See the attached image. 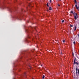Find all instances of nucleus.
I'll list each match as a JSON object with an SVG mask.
<instances>
[{
    "instance_id": "obj_1",
    "label": "nucleus",
    "mask_w": 79,
    "mask_h": 79,
    "mask_svg": "<svg viewBox=\"0 0 79 79\" xmlns=\"http://www.w3.org/2000/svg\"><path fill=\"white\" fill-rule=\"evenodd\" d=\"M74 2L75 4H76L75 7L77 10H78V7H77V1H76V0H74Z\"/></svg>"
},
{
    "instance_id": "obj_2",
    "label": "nucleus",
    "mask_w": 79,
    "mask_h": 79,
    "mask_svg": "<svg viewBox=\"0 0 79 79\" xmlns=\"http://www.w3.org/2000/svg\"><path fill=\"white\" fill-rule=\"evenodd\" d=\"M74 17L75 19H77V18H78L77 14V13H75L74 14Z\"/></svg>"
},
{
    "instance_id": "obj_3",
    "label": "nucleus",
    "mask_w": 79,
    "mask_h": 79,
    "mask_svg": "<svg viewBox=\"0 0 79 79\" xmlns=\"http://www.w3.org/2000/svg\"><path fill=\"white\" fill-rule=\"evenodd\" d=\"M76 74H77V73L79 74V69L77 68H76Z\"/></svg>"
},
{
    "instance_id": "obj_4",
    "label": "nucleus",
    "mask_w": 79,
    "mask_h": 79,
    "mask_svg": "<svg viewBox=\"0 0 79 79\" xmlns=\"http://www.w3.org/2000/svg\"><path fill=\"white\" fill-rule=\"evenodd\" d=\"M0 8H1L2 9H4L5 8V6H0Z\"/></svg>"
},
{
    "instance_id": "obj_5",
    "label": "nucleus",
    "mask_w": 79,
    "mask_h": 79,
    "mask_svg": "<svg viewBox=\"0 0 79 79\" xmlns=\"http://www.w3.org/2000/svg\"><path fill=\"white\" fill-rule=\"evenodd\" d=\"M76 60V58H75L74 60V64H77L78 65L79 64V63H78L77 62H75Z\"/></svg>"
},
{
    "instance_id": "obj_6",
    "label": "nucleus",
    "mask_w": 79,
    "mask_h": 79,
    "mask_svg": "<svg viewBox=\"0 0 79 79\" xmlns=\"http://www.w3.org/2000/svg\"><path fill=\"white\" fill-rule=\"evenodd\" d=\"M74 31H76V25L74 26Z\"/></svg>"
},
{
    "instance_id": "obj_7",
    "label": "nucleus",
    "mask_w": 79,
    "mask_h": 79,
    "mask_svg": "<svg viewBox=\"0 0 79 79\" xmlns=\"http://www.w3.org/2000/svg\"><path fill=\"white\" fill-rule=\"evenodd\" d=\"M49 10H52V8H51V7H49Z\"/></svg>"
},
{
    "instance_id": "obj_8",
    "label": "nucleus",
    "mask_w": 79,
    "mask_h": 79,
    "mask_svg": "<svg viewBox=\"0 0 79 79\" xmlns=\"http://www.w3.org/2000/svg\"><path fill=\"white\" fill-rule=\"evenodd\" d=\"M44 77H45V75H43V76L42 79H44Z\"/></svg>"
},
{
    "instance_id": "obj_9",
    "label": "nucleus",
    "mask_w": 79,
    "mask_h": 79,
    "mask_svg": "<svg viewBox=\"0 0 79 79\" xmlns=\"http://www.w3.org/2000/svg\"><path fill=\"white\" fill-rule=\"evenodd\" d=\"M71 13H72V14H74V13H73V11H71Z\"/></svg>"
},
{
    "instance_id": "obj_10",
    "label": "nucleus",
    "mask_w": 79,
    "mask_h": 79,
    "mask_svg": "<svg viewBox=\"0 0 79 79\" xmlns=\"http://www.w3.org/2000/svg\"><path fill=\"white\" fill-rule=\"evenodd\" d=\"M31 5V3H29V4L28 6H30Z\"/></svg>"
},
{
    "instance_id": "obj_11",
    "label": "nucleus",
    "mask_w": 79,
    "mask_h": 79,
    "mask_svg": "<svg viewBox=\"0 0 79 79\" xmlns=\"http://www.w3.org/2000/svg\"><path fill=\"white\" fill-rule=\"evenodd\" d=\"M48 3H47V6H48H48H48Z\"/></svg>"
},
{
    "instance_id": "obj_12",
    "label": "nucleus",
    "mask_w": 79,
    "mask_h": 79,
    "mask_svg": "<svg viewBox=\"0 0 79 79\" xmlns=\"http://www.w3.org/2000/svg\"><path fill=\"white\" fill-rule=\"evenodd\" d=\"M64 20H63L62 21V23H64Z\"/></svg>"
},
{
    "instance_id": "obj_13",
    "label": "nucleus",
    "mask_w": 79,
    "mask_h": 79,
    "mask_svg": "<svg viewBox=\"0 0 79 79\" xmlns=\"http://www.w3.org/2000/svg\"><path fill=\"white\" fill-rule=\"evenodd\" d=\"M73 44H76V42L75 41L73 42Z\"/></svg>"
},
{
    "instance_id": "obj_14",
    "label": "nucleus",
    "mask_w": 79,
    "mask_h": 79,
    "mask_svg": "<svg viewBox=\"0 0 79 79\" xmlns=\"http://www.w3.org/2000/svg\"><path fill=\"white\" fill-rule=\"evenodd\" d=\"M63 42H65V40H64L63 41Z\"/></svg>"
},
{
    "instance_id": "obj_15",
    "label": "nucleus",
    "mask_w": 79,
    "mask_h": 79,
    "mask_svg": "<svg viewBox=\"0 0 79 79\" xmlns=\"http://www.w3.org/2000/svg\"><path fill=\"white\" fill-rule=\"evenodd\" d=\"M70 27H73V25H70Z\"/></svg>"
},
{
    "instance_id": "obj_16",
    "label": "nucleus",
    "mask_w": 79,
    "mask_h": 79,
    "mask_svg": "<svg viewBox=\"0 0 79 79\" xmlns=\"http://www.w3.org/2000/svg\"><path fill=\"white\" fill-rule=\"evenodd\" d=\"M49 2H50V3H52V0H50V1H49Z\"/></svg>"
},
{
    "instance_id": "obj_17",
    "label": "nucleus",
    "mask_w": 79,
    "mask_h": 79,
    "mask_svg": "<svg viewBox=\"0 0 79 79\" xmlns=\"http://www.w3.org/2000/svg\"><path fill=\"white\" fill-rule=\"evenodd\" d=\"M58 5L59 6H60V4H58Z\"/></svg>"
},
{
    "instance_id": "obj_18",
    "label": "nucleus",
    "mask_w": 79,
    "mask_h": 79,
    "mask_svg": "<svg viewBox=\"0 0 79 79\" xmlns=\"http://www.w3.org/2000/svg\"><path fill=\"white\" fill-rule=\"evenodd\" d=\"M72 55L73 56H74V53H72Z\"/></svg>"
},
{
    "instance_id": "obj_19",
    "label": "nucleus",
    "mask_w": 79,
    "mask_h": 79,
    "mask_svg": "<svg viewBox=\"0 0 79 79\" xmlns=\"http://www.w3.org/2000/svg\"><path fill=\"white\" fill-rule=\"evenodd\" d=\"M30 69H31V66H30Z\"/></svg>"
},
{
    "instance_id": "obj_20",
    "label": "nucleus",
    "mask_w": 79,
    "mask_h": 79,
    "mask_svg": "<svg viewBox=\"0 0 79 79\" xmlns=\"http://www.w3.org/2000/svg\"><path fill=\"white\" fill-rule=\"evenodd\" d=\"M17 19H20L19 18H17Z\"/></svg>"
},
{
    "instance_id": "obj_21",
    "label": "nucleus",
    "mask_w": 79,
    "mask_h": 79,
    "mask_svg": "<svg viewBox=\"0 0 79 79\" xmlns=\"http://www.w3.org/2000/svg\"><path fill=\"white\" fill-rule=\"evenodd\" d=\"M78 10H79V6H78Z\"/></svg>"
},
{
    "instance_id": "obj_22",
    "label": "nucleus",
    "mask_w": 79,
    "mask_h": 79,
    "mask_svg": "<svg viewBox=\"0 0 79 79\" xmlns=\"http://www.w3.org/2000/svg\"><path fill=\"white\" fill-rule=\"evenodd\" d=\"M26 32H28V30H26Z\"/></svg>"
},
{
    "instance_id": "obj_23",
    "label": "nucleus",
    "mask_w": 79,
    "mask_h": 79,
    "mask_svg": "<svg viewBox=\"0 0 79 79\" xmlns=\"http://www.w3.org/2000/svg\"><path fill=\"white\" fill-rule=\"evenodd\" d=\"M41 66H42V65H41Z\"/></svg>"
},
{
    "instance_id": "obj_24",
    "label": "nucleus",
    "mask_w": 79,
    "mask_h": 79,
    "mask_svg": "<svg viewBox=\"0 0 79 79\" xmlns=\"http://www.w3.org/2000/svg\"><path fill=\"white\" fill-rule=\"evenodd\" d=\"M34 29H35V27H34Z\"/></svg>"
},
{
    "instance_id": "obj_25",
    "label": "nucleus",
    "mask_w": 79,
    "mask_h": 79,
    "mask_svg": "<svg viewBox=\"0 0 79 79\" xmlns=\"http://www.w3.org/2000/svg\"><path fill=\"white\" fill-rule=\"evenodd\" d=\"M78 37H79V34H78Z\"/></svg>"
},
{
    "instance_id": "obj_26",
    "label": "nucleus",
    "mask_w": 79,
    "mask_h": 79,
    "mask_svg": "<svg viewBox=\"0 0 79 79\" xmlns=\"http://www.w3.org/2000/svg\"><path fill=\"white\" fill-rule=\"evenodd\" d=\"M32 79H34V78H32Z\"/></svg>"
}]
</instances>
